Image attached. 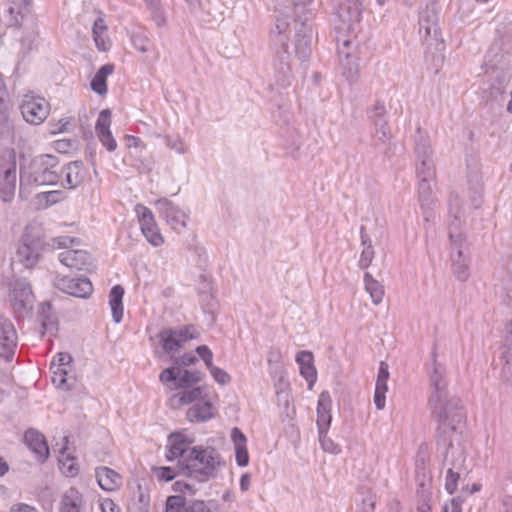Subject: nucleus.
I'll list each match as a JSON object with an SVG mask.
<instances>
[{
  "label": "nucleus",
  "instance_id": "0eeeda50",
  "mask_svg": "<svg viewBox=\"0 0 512 512\" xmlns=\"http://www.w3.org/2000/svg\"><path fill=\"white\" fill-rule=\"evenodd\" d=\"M509 45L503 39L496 40L486 55L485 73L494 80L493 86L501 90L510 81Z\"/></svg>",
  "mask_w": 512,
  "mask_h": 512
},
{
  "label": "nucleus",
  "instance_id": "052dcab7",
  "mask_svg": "<svg viewBox=\"0 0 512 512\" xmlns=\"http://www.w3.org/2000/svg\"><path fill=\"white\" fill-rule=\"evenodd\" d=\"M101 512H121V508L112 499L104 498L100 500Z\"/></svg>",
  "mask_w": 512,
  "mask_h": 512
},
{
  "label": "nucleus",
  "instance_id": "9d476101",
  "mask_svg": "<svg viewBox=\"0 0 512 512\" xmlns=\"http://www.w3.org/2000/svg\"><path fill=\"white\" fill-rule=\"evenodd\" d=\"M10 302L17 319L29 315L35 303V297L30 283L25 279H16L11 283Z\"/></svg>",
  "mask_w": 512,
  "mask_h": 512
},
{
  "label": "nucleus",
  "instance_id": "774afa93",
  "mask_svg": "<svg viewBox=\"0 0 512 512\" xmlns=\"http://www.w3.org/2000/svg\"><path fill=\"white\" fill-rule=\"evenodd\" d=\"M501 512H512V496L505 495L502 498V509Z\"/></svg>",
  "mask_w": 512,
  "mask_h": 512
},
{
  "label": "nucleus",
  "instance_id": "412c9836",
  "mask_svg": "<svg viewBox=\"0 0 512 512\" xmlns=\"http://www.w3.org/2000/svg\"><path fill=\"white\" fill-rule=\"evenodd\" d=\"M155 205L160 215L172 229L179 230L186 227L188 215L172 201L162 198L156 201Z\"/></svg>",
  "mask_w": 512,
  "mask_h": 512
},
{
  "label": "nucleus",
  "instance_id": "e2e57ef3",
  "mask_svg": "<svg viewBox=\"0 0 512 512\" xmlns=\"http://www.w3.org/2000/svg\"><path fill=\"white\" fill-rule=\"evenodd\" d=\"M166 144L168 147L175 150L179 154H183L186 152V147L180 139L172 140L170 137H167Z\"/></svg>",
  "mask_w": 512,
  "mask_h": 512
},
{
  "label": "nucleus",
  "instance_id": "4c0bfd02",
  "mask_svg": "<svg viewBox=\"0 0 512 512\" xmlns=\"http://www.w3.org/2000/svg\"><path fill=\"white\" fill-rule=\"evenodd\" d=\"M147 9L150 12L151 19L155 22L157 27L162 28L167 23V16L160 0H144Z\"/></svg>",
  "mask_w": 512,
  "mask_h": 512
},
{
  "label": "nucleus",
  "instance_id": "dca6fc26",
  "mask_svg": "<svg viewBox=\"0 0 512 512\" xmlns=\"http://www.w3.org/2000/svg\"><path fill=\"white\" fill-rule=\"evenodd\" d=\"M160 343L166 353L177 352L188 340L197 337L193 326H186L179 329H164L159 335Z\"/></svg>",
  "mask_w": 512,
  "mask_h": 512
},
{
  "label": "nucleus",
  "instance_id": "b1692460",
  "mask_svg": "<svg viewBox=\"0 0 512 512\" xmlns=\"http://www.w3.org/2000/svg\"><path fill=\"white\" fill-rule=\"evenodd\" d=\"M85 168L81 161H73L62 165L61 180L58 184L67 189H75L84 181Z\"/></svg>",
  "mask_w": 512,
  "mask_h": 512
},
{
  "label": "nucleus",
  "instance_id": "13d9d810",
  "mask_svg": "<svg viewBox=\"0 0 512 512\" xmlns=\"http://www.w3.org/2000/svg\"><path fill=\"white\" fill-rule=\"evenodd\" d=\"M501 349L502 352L512 350V320L505 327Z\"/></svg>",
  "mask_w": 512,
  "mask_h": 512
},
{
  "label": "nucleus",
  "instance_id": "4d7b16f0",
  "mask_svg": "<svg viewBox=\"0 0 512 512\" xmlns=\"http://www.w3.org/2000/svg\"><path fill=\"white\" fill-rule=\"evenodd\" d=\"M77 241L76 238L69 236H59L51 239V246L53 248H69Z\"/></svg>",
  "mask_w": 512,
  "mask_h": 512
},
{
  "label": "nucleus",
  "instance_id": "ddd939ff",
  "mask_svg": "<svg viewBox=\"0 0 512 512\" xmlns=\"http://www.w3.org/2000/svg\"><path fill=\"white\" fill-rule=\"evenodd\" d=\"M50 110L45 98L32 93L25 94L20 104V111L27 123L39 125L47 118Z\"/></svg>",
  "mask_w": 512,
  "mask_h": 512
},
{
  "label": "nucleus",
  "instance_id": "c85d7f7f",
  "mask_svg": "<svg viewBox=\"0 0 512 512\" xmlns=\"http://www.w3.org/2000/svg\"><path fill=\"white\" fill-rule=\"evenodd\" d=\"M24 441L39 460L45 461L48 458L49 448L45 437L40 432L35 429H28L24 434Z\"/></svg>",
  "mask_w": 512,
  "mask_h": 512
},
{
  "label": "nucleus",
  "instance_id": "6e6552de",
  "mask_svg": "<svg viewBox=\"0 0 512 512\" xmlns=\"http://www.w3.org/2000/svg\"><path fill=\"white\" fill-rule=\"evenodd\" d=\"M293 8V0H274V10L276 13L275 27L270 32L271 40L275 45H278L283 50V56L281 58V71L283 74L290 70V64L287 61L289 58L288 54V41L290 32L291 11Z\"/></svg>",
  "mask_w": 512,
  "mask_h": 512
},
{
  "label": "nucleus",
  "instance_id": "1a4fd4ad",
  "mask_svg": "<svg viewBox=\"0 0 512 512\" xmlns=\"http://www.w3.org/2000/svg\"><path fill=\"white\" fill-rule=\"evenodd\" d=\"M439 14L440 6L437 0H427L419 11V33L430 46L442 44Z\"/></svg>",
  "mask_w": 512,
  "mask_h": 512
},
{
  "label": "nucleus",
  "instance_id": "de8ad7c7",
  "mask_svg": "<svg viewBox=\"0 0 512 512\" xmlns=\"http://www.w3.org/2000/svg\"><path fill=\"white\" fill-rule=\"evenodd\" d=\"M185 497L183 495H171L166 500L165 512H186Z\"/></svg>",
  "mask_w": 512,
  "mask_h": 512
},
{
  "label": "nucleus",
  "instance_id": "a878e982",
  "mask_svg": "<svg viewBox=\"0 0 512 512\" xmlns=\"http://www.w3.org/2000/svg\"><path fill=\"white\" fill-rule=\"evenodd\" d=\"M95 477L100 488L107 492L118 491L123 485V477L106 466L97 467Z\"/></svg>",
  "mask_w": 512,
  "mask_h": 512
},
{
  "label": "nucleus",
  "instance_id": "680f3d73",
  "mask_svg": "<svg viewBox=\"0 0 512 512\" xmlns=\"http://www.w3.org/2000/svg\"><path fill=\"white\" fill-rule=\"evenodd\" d=\"M57 364L55 362L52 363L53 367L56 368H67L72 362V357L68 353H59L56 356Z\"/></svg>",
  "mask_w": 512,
  "mask_h": 512
},
{
  "label": "nucleus",
  "instance_id": "5701e85b",
  "mask_svg": "<svg viewBox=\"0 0 512 512\" xmlns=\"http://www.w3.org/2000/svg\"><path fill=\"white\" fill-rule=\"evenodd\" d=\"M17 182V166L13 160L0 167V196L3 201H10L16 190Z\"/></svg>",
  "mask_w": 512,
  "mask_h": 512
},
{
  "label": "nucleus",
  "instance_id": "58836bf2",
  "mask_svg": "<svg viewBox=\"0 0 512 512\" xmlns=\"http://www.w3.org/2000/svg\"><path fill=\"white\" fill-rule=\"evenodd\" d=\"M219 503L217 500H191L185 499L186 512H216L219 510Z\"/></svg>",
  "mask_w": 512,
  "mask_h": 512
},
{
  "label": "nucleus",
  "instance_id": "79ce46f5",
  "mask_svg": "<svg viewBox=\"0 0 512 512\" xmlns=\"http://www.w3.org/2000/svg\"><path fill=\"white\" fill-rule=\"evenodd\" d=\"M415 166L417 178L435 179L436 170L433 157L416 159Z\"/></svg>",
  "mask_w": 512,
  "mask_h": 512
},
{
  "label": "nucleus",
  "instance_id": "cd10ccee",
  "mask_svg": "<svg viewBox=\"0 0 512 512\" xmlns=\"http://www.w3.org/2000/svg\"><path fill=\"white\" fill-rule=\"evenodd\" d=\"M331 405L332 399L328 391H323L320 393L317 403V428L318 433L327 432L332 416H331Z\"/></svg>",
  "mask_w": 512,
  "mask_h": 512
},
{
  "label": "nucleus",
  "instance_id": "37998d69",
  "mask_svg": "<svg viewBox=\"0 0 512 512\" xmlns=\"http://www.w3.org/2000/svg\"><path fill=\"white\" fill-rule=\"evenodd\" d=\"M106 25L102 18H97L93 24L92 33L97 48L101 51H106L108 46L104 39L106 32Z\"/></svg>",
  "mask_w": 512,
  "mask_h": 512
},
{
  "label": "nucleus",
  "instance_id": "c03bdc74",
  "mask_svg": "<svg viewBox=\"0 0 512 512\" xmlns=\"http://www.w3.org/2000/svg\"><path fill=\"white\" fill-rule=\"evenodd\" d=\"M69 372L67 368H56L53 371L52 382L53 384L61 389L69 390L72 388L74 379L68 376Z\"/></svg>",
  "mask_w": 512,
  "mask_h": 512
},
{
  "label": "nucleus",
  "instance_id": "e433bc0d",
  "mask_svg": "<svg viewBox=\"0 0 512 512\" xmlns=\"http://www.w3.org/2000/svg\"><path fill=\"white\" fill-rule=\"evenodd\" d=\"M364 283L365 290L369 293L372 302L375 305L380 304L384 296V287L368 272L364 274Z\"/></svg>",
  "mask_w": 512,
  "mask_h": 512
},
{
  "label": "nucleus",
  "instance_id": "a18cd8bd",
  "mask_svg": "<svg viewBox=\"0 0 512 512\" xmlns=\"http://www.w3.org/2000/svg\"><path fill=\"white\" fill-rule=\"evenodd\" d=\"M502 367L500 378L507 384H512V349L510 351L501 352Z\"/></svg>",
  "mask_w": 512,
  "mask_h": 512
},
{
  "label": "nucleus",
  "instance_id": "9b49d317",
  "mask_svg": "<svg viewBox=\"0 0 512 512\" xmlns=\"http://www.w3.org/2000/svg\"><path fill=\"white\" fill-rule=\"evenodd\" d=\"M43 243L38 235L26 228L16 251V260L26 268H32L39 260Z\"/></svg>",
  "mask_w": 512,
  "mask_h": 512
},
{
  "label": "nucleus",
  "instance_id": "2f4dec72",
  "mask_svg": "<svg viewBox=\"0 0 512 512\" xmlns=\"http://www.w3.org/2000/svg\"><path fill=\"white\" fill-rule=\"evenodd\" d=\"M231 438L235 447L236 462L240 467H245L249 463V454L246 446V436L237 427L231 431Z\"/></svg>",
  "mask_w": 512,
  "mask_h": 512
},
{
  "label": "nucleus",
  "instance_id": "7ed1b4c3",
  "mask_svg": "<svg viewBox=\"0 0 512 512\" xmlns=\"http://www.w3.org/2000/svg\"><path fill=\"white\" fill-rule=\"evenodd\" d=\"M315 9L314 0H293L291 16L295 30V52L299 59L305 60L311 53L312 25Z\"/></svg>",
  "mask_w": 512,
  "mask_h": 512
},
{
  "label": "nucleus",
  "instance_id": "5fc2aeb1",
  "mask_svg": "<svg viewBox=\"0 0 512 512\" xmlns=\"http://www.w3.org/2000/svg\"><path fill=\"white\" fill-rule=\"evenodd\" d=\"M198 361V358L191 353H186L182 356L175 357L172 359L173 366L185 368L191 366Z\"/></svg>",
  "mask_w": 512,
  "mask_h": 512
},
{
  "label": "nucleus",
  "instance_id": "6ab92c4d",
  "mask_svg": "<svg viewBox=\"0 0 512 512\" xmlns=\"http://www.w3.org/2000/svg\"><path fill=\"white\" fill-rule=\"evenodd\" d=\"M54 286L73 297L87 298L92 294L93 286L88 278H69L56 276Z\"/></svg>",
  "mask_w": 512,
  "mask_h": 512
},
{
  "label": "nucleus",
  "instance_id": "4468645a",
  "mask_svg": "<svg viewBox=\"0 0 512 512\" xmlns=\"http://www.w3.org/2000/svg\"><path fill=\"white\" fill-rule=\"evenodd\" d=\"M368 118L374 127V146L378 147L386 144L391 139L392 134L387 121V111L384 103L377 101L368 111Z\"/></svg>",
  "mask_w": 512,
  "mask_h": 512
},
{
  "label": "nucleus",
  "instance_id": "49530a36",
  "mask_svg": "<svg viewBox=\"0 0 512 512\" xmlns=\"http://www.w3.org/2000/svg\"><path fill=\"white\" fill-rule=\"evenodd\" d=\"M434 179L431 178H418V194L421 206L429 204L431 201L432 188L431 182Z\"/></svg>",
  "mask_w": 512,
  "mask_h": 512
},
{
  "label": "nucleus",
  "instance_id": "393cba45",
  "mask_svg": "<svg viewBox=\"0 0 512 512\" xmlns=\"http://www.w3.org/2000/svg\"><path fill=\"white\" fill-rule=\"evenodd\" d=\"M110 125L111 111L109 109H104L98 116L95 131L102 145L109 152H112L117 148V142L111 133Z\"/></svg>",
  "mask_w": 512,
  "mask_h": 512
},
{
  "label": "nucleus",
  "instance_id": "a19ab883",
  "mask_svg": "<svg viewBox=\"0 0 512 512\" xmlns=\"http://www.w3.org/2000/svg\"><path fill=\"white\" fill-rule=\"evenodd\" d=\"M339 63L342 70V76L345 77L349 83H355L359 77L358 57L340 60Z\"/></svg>",
  "mask_w": 512,
  "mask_h": 512
},
{
  "label": "nucleus",
  "instance_id": "09e8293b",
  "mask_svg": "<svg viewBox=\"0 0 512 512\" xmlns=\"http://www.w3.org/2000/svg\"><path fill=\"white\" fill-rule=\"evenodd\" d=\"M356 46L351 40H343L342 44L338 45V57L340 60L357 58Z\"/></svg>",
  "mask_w": 512,
  "mask_h": 512
},
{
  "label": "nucleus",
  "instance_id": "473e14b6",
  "mask_svg": "<svg viewBox=\"0 0 512 512\" xmlns=\"http://www.w3.org/2000/svg\"><path fill=\"white\" fill-rule=\"evenodd\" d=\"M123 296L124 288L121 285H115L109 293V304L111 307L112 318L115 323H120L123 318Z\"/></svg>",
  "mask_w": 512,
  "mask_h": 512
},
{
  "label": "nucleus",
  "instance_id": "f3484780",
  "mask_svg": "<svg viewBox=\"0 0 512 512\" xmlns=\"http://www.w3.org/2000/svg\"><path fill=\"white\" fill-rule=\"evenodd\" d=\"M140 228L147 241L155 247H159L164 243L159 228L155 222L152 211L142 204L135 206Z\"/></svg>",
  "mask_w": 512,
  "mask_h": 512
},
{
  "label": "nucleus",
  "instance_id": "c9c22d12",
  "mask_svg": "<svg viewBox=\"0 0 512 512\" xmlns=\"http://www.w3.org/2000/svg\"><path fill=\"white\" fill-rule=\"evenodd\" d=\"M114 71L113 64L103 65L94 75L91 81V88L94 92L99 95H105L107 93L106 79Z\"/></svg>",
  "mask_w": 512,
  "mask_h": 512
},
{
  "label": "nucleus",
  "instance_id": "20e7f679",
  "mask_svg": "<svg viewBox=\"0 0 512 512\" xmlns=\"http://www.w3.org/2000/svg\"><path fill=\"white\" fill-rule=\"evenodd\" d=\"M167 403L172 409L192 404L186 412V418L190 422H205L214 416L213 405L208 396L203 394L202 387L183 388L171 395Z\"/></svg>",
  "mask_w": 512,
  "mask_h": 512
},
{
  "label": "nucleus",
  "instance_id": "69168bd1",
  "mask_svg": "<svg viewBox=\"0 0 512 512\" xmlns=\"http://www.w3.org/2000/svg\"><path fill=\"white\" fill-rule=\"evenodd\" d=\"M148 40L144 37H135L134 38V45H135V48L141 52V53H145L148 51Z\"/></svg>",
  "mask_w": 512,
  "mask_h": 512
},
{
  "label": "nucleus",
  "instance_id": "ea45409f",
  "mask_svg": "<svg viewBox=\"0 0 512 512\" xmlns=\"http://www.w3.org/2000/svg\"><path fill=\"white\" fill-rule=\"evenodd\" d=\"M429 462V457L424 452H419L418 457L416 459V475L417 480L419 482V487L421 488L422 494H426L425 482L428 479L427 465Z\"/></svg>",
  "mask_w": 512,
  "mask_h": 512
},
{
  "label": "nucleus",
  "instance_id": "8fccbe9b",
  "mask_svg": "<svg viewBox=\"0 0 512 512\" xmlns=\"http://www.w3.org/2000/svg\"><path fill=\"white\" fill-rule=\"evenodd\" d=\"M318 434L320 445L325 452L331 454H338L341 452L340 446L327 436V432H322Z\"/></svg>",
  "mask_w": 512,
  "mask_h": 512
},
{
  "label": "nucleus",
  "instance_id": "0e129e2a",
  "mask_svg": "<svg viewBox=\"0 0 512 512\" xmlns=\"http://www.w3.org/2000/svg\"><path fill=\"white\" fill-rule=\"evenodd\" d=\"M10 512H38V510L25 503H17L11 506Z\"/></svg>",
  "mask_w": 512,
  "mask_h": 512
},
{
  "label": "nucleus",
  "instance_id": "2eb2a0df",
  "mask_svg": "<svg viewBox=\"0 0 512 512\" xmlns=\"http://www.w3.org/2000/svg\"><path fill=\"white\" fill-rule=\"evenodd\" d=\"M429 381L432 389L430 398L433 403H436V411L442 413V406H440V400L442 396L448 394V380L446 377L445 367L436 360L435 352L432 353V366L429 369Z\"/></svg>",
  "mask_w": 512,
  "mask_h": 512
},
{
  "label": "nucleus",
  "instance_id": "39448f33",
  "mask_svg": "<svg viewBox=\"0 0 512 512\" xmlns=\"http://www.w3.org/2000/svg\"><path fill=\"white\" fill-rule=\"evenodd\" d=\"M459 199L458 195L451 194L449 200V213L453 215L454 220L449 226V237L453 246L451 253L452 271L459 281L465 282L469 276V259L461 249L464 235L459 231L460 217H459Z\"/></svg>",
  "mask_w": 512,
  "mask_h": 512
},
{
  "label": "nucleus",
  "instance_id": "c756f323",
  "mask_svg": "<svg viewBox=\"0 0 512 512\" xmlns=\"http://www.w3.org/2000/svg\"><path fill=\"white\" fill-rule=\"evenodd\" d=\"M296 362L300 368V374L307 380L309 387L315 383L317 372L314 366V357L310 351H300L296 355Z\"/></svg>",
  "mask_w": 512,
  "mask_h": 512
},
{
  "label": "nucleus",
  "instance_id": "3c124183",
  "mask_svg": "<svg viewBox=\"0 0 512 512\" xmlns=\"http://www.w3.org/2000/svg\"><path fill=\"white\" fill-rule=\"evenodd\" d=\"M156 476L159 480L168 482V481L173 480L176 476H182V475L179 474L178 465H177L176 468L169 467V466L157 468Z\"/></svg>",
  "mask_w": 512,
  "mask_h": 512
},
{
  "label": "nucleus",
  "instance_id": "4be33fe9",
  "mask_svg": "<svg viewBox=\"0 0 512 512\" xmlns=\"http://www.w3.org/2000/svg\"><path fill=\"white\" fill-rule=\"evenodd\" d=\"M193 439L183 432L171 433L168 437L166 458L168 461L185 460L192 447Z\"/></svg>",
  "mask_w": 512,
  "mask_h": 512
},
{
  "label": "nucleus",
  "instance_id": "aec40b11",
  "mask_svg": "<svg viewBox=\"0 0 512 512\" xmlns=\"http://www.w3.org/2000/svg\"><path fill=\"white\" fill-rule=\"evenodd\" d=\"M18 343V335L13 322L4 316H0V357L10 361Z\"/></svg>",
  "mask_w": 512,
  "mask_h": 512
},
{
  "label": "nucleus",
  "instance_id": "f03ea898",
  "mask_svg": "<svg viewBox=\"0 0 512 512\" xmlns=\"http://www.w3.org/2000/svg\"><path fill=\"white\" fill-rule=\"evenodd\" d=\"M62 165L59 158L42 154L35 157L27 168L20 170V191L27 186L57 185L61 180Z\"/></svg>",
  "mask_w": 512,
  "mask_h": 512
},
{
  "label": "nucleus",
  "instance_id": "f8f14e48",
  "mask_svg": "<svg viewBox=\"0 0 512 512\" xmlns=\"http://www.w3.org/2000/svg\"><path fill=\"white\" fill-rule=\"evenodd\" d=\"M204 377L201 371H190L186 368L172 366L164 369L159 376L162 383L169 385L170 389L190 388L199 383Z\"/></svg>",
  "mask_w": 512,
  "mask_h": 512
},
{
  "label": "nucleus",
  "instance_id": "bb28decb",
  "mask_svg": "<svg viewBox=\"0 0 512 512\" xmlns=\"http://www.w3.org/2000/svg\"><path fill=\"white\" fill-rule=\"evenodd\" d=\"M59 261L70 269L83 270L92 263L91 255L84 250L68 249L58 255Z\"/></svg>",
  "mask_w": 512,
  "mask_h": 512
},
{
  "label": "nucleus",
  "instance_id": "864d4df0",
  "mask_svg": "<svg viewBox=\"0 0 512 512\" xmlns=\"http://www.w3.org/2000/svg\"><path fill=\"white\" fill-rule=\"evenodd\" d=\"M208 370L210 371L214 380L221 385H226L231 381L230 375L219 367L213 365Z\"/></svg>",
  "mask_w": 512,
  "mask_h": 512
},
{
  "label": "nucleus",
  "instance_id": "f257e3e1",
  "mask_svg": "<svg viewBox=\"0 0 512 512\" xmlns=\"http://www.w3.org/2000/svg\"><path fill=\"white\" fill-rule=\"evenodd\" d=\"M223 464L224 462L215 448L194 446L189 450L185 460L178 461V472L182 476L203 483L214 478L218 468Z\"/></svg>",
  "mask_w": 512,
  "mask_h": 512
},
{
  "label": "nucleus",
  "instance_id": "423d86ee",
  "mask_svg": "<svg viewBox=\"0 0 512 512\" xmlns=\"http://www.w3.org/2000/svg\"><path fill=\"white\" fill-rule=\"evenodd\" d=\"M440 406H442V413L436 411V403H433L429 399V405L431 408L432 416L439 423L438 432L440 434L441 441L444 445L452 443L451 434H453L459 424L463 420L462 407L460 405V399L455 396H450L449 393L441 397Z\"/></svg>",
  "mask_w": 512,
  "mask_h": 512
},
{
  "label": "nucleus",
  "instance_id": "603ef678",
  "mask_svg": "<svg viewBox=\"0 0 512 512\" xmlns=\"http://www.w3.org/2000/svg\"><path fill=\"white\" fill-rule=\"evenodd\" d=\"M9 128L7 99L0 98V134L7 132Z\"/></svg>",
  "mask_w": 512,
  "mask_h": 512
},
{
  "label": "nucleus",
  "instance_id": "338daca9",
  "mask_svg": "<svg viewBox=\"0 0 512 512\" xmlns=\"http://www.w3.org/2000/svg\"><path fill=\"white\" fill-rule=\"evenodd\" d=\"M386 393L377 392L374 393V404L378 410H382L385 407Z\"/></svg>",
  "mask_w": 512,
  "mask_h": 512
},
{
  "label": "nucleus",
  "instance_id": "72a5a7b5",
  "mask_svg": "<svg viewBox=\"0 0 512 512\" xmlns=\"http://www.w3.org/2000/svg\"><path fill=\"white\" fill-rule=\"evenodd\" d=\"M360 238L361 245L364 248L361 252L360 259L358 261V266L361 269H367L372 263L375 251L370 236L366 233V228L364 226L360 227Z\"/></svg>",
  "mask_w": 512,
  "mask_h": 512
},
{
  "label": "nucleus",
  "instance_id": "bf43d9fd",
  "mask_svg": "<svg viewBox=\"0 0 512 512\" xmlns=\"http://www.w3.org/2000/svg\"><path fill=\"white\" fill-rule=\"evenodd\" d=\"M376 497L369 494L362 500L357 512H375Z\"/></svg>",
  "mask_w": 512,
  "mask_h": 512
},
{
  "label": "nucleus",
  "instance_id": "6e6d98bb",
  "mask_svg": "<svg viewBox=\"0 0 512 512\" xmlns=\"http://www.w3.org/2000/svg\"><path fill=\"white\" fill-rule=\"evenodd\" d=\"M196 353L204 361L207 369H209L210 367H212L214 365L212 362L213 353L208 346H206V345L198 346L196 348Z\"/></svg>",
  "mask_w": 512,
  "mask_h": 512
},
{
  "label": "nucleus",
  "instance_id": "a211bd4d",
  "mask_svg": "<svg viewBox=\"0 0 512 512\" xmlns=\"http://www.w3.org/2000/svg\"><path fill=\"white\" fill-rule=\"evenodd\" d=\"M445 446L446 450L442 460L443 466L448 467L445 481V489L449 494H453L457 490L458 480L460 478L459 472L454 471V469H460V466L463 462V458L462 454L459 451L455 450L451 442H449L448 445Z\"/></svg>",
  "mask_w": 512,
  "mask_h": 512
},
{
  "label": "nucleus",
  "instance_id": "f704fd0d",
  "mask_svg": "<svg viewBox=\"0 0 512 512\" xmlns=\"http://www.w3.org/2000/svg\"><path fill=\"white\" fill-rule=\"evenodd\" d=\"M414 152L416 159L433 157L429 136L420 127L417 128L414 139Z\"/></svg>",
  "mask_w": 512,
  "mask_h": 512
},
{
  "label": "nucleus",
  "instance_id": "7c9ffc66",
  "mask_svg": "<svg viewBox=\"0 0 512 512\" xmlns=\"http://www.w3.org/2000/svg\"><path fill=\"white\" fill-rule=\"evenodd\" d=\"M83 495L75 488L67 489L60 501V512H81L84 507Z\"/></svg>",
  "mask_w": 512,
  "mask_h": 512
}]
</instances>
